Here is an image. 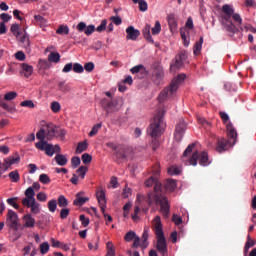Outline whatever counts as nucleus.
Listing matches in <instances>:
<instances>
[{"mask_svg": "<svg viewBox=\"0 0 256 256\" xmlns=\"http://www.w3.org/2000/svg\"><path fill=\"white\" fill-rule=\"evenodd\" d=\"M34 20L40 27H47V19H45L43 16L35 15Z\"/></svg>", "mask_w": 256, "mask_h": 256, "instance_id": "nucleus-38", "label": "nucleus"}, {"mask_svg": "<svg viewBox=\"0 0 256 256\" xmlns=\"http://www.w3.org/2000/svg\"><path fill=\"white\" fill-rule=\"evenodd\" d=\"M67 205H69V201L67 200V198L64 195H60L58 197V206L59 207H67Z\"/></svg>", "mask_w": 256, "mask_h": 256, "instance_id": "nucleus-43", "label": "nucleus"}, {"mask_svg": "<svg viewBox=\"0 0 256 256\" xmlns=\"http://www.w3.org/2000/svg\"><path fill=\"white\" fill-rule=\"evenodd\" d=\"M168 25L171 31H175L177 29V21L175 20V15L170 14L167 17Z\"/></svg>", "mask_w": 256, "mask_h": 256, "instance_id": "nucleus-31", "label": "nucleus"}, {"mask_svg": "<svg viewBox=\"0 0 256 256\" xmlns=\"http://www.w3.org/2000/svg\"><path fill=\"white\" fill-rule=\"evenodd\" d=\"M50 107L53 113H59L61 111V104L59 102H52Z\"/></svg>", "mask_w": 256, "mask_h": 256, "instance_id": "nucleus-59", "label": "nucleus"}, {"mask_svg": "<svg viewBox=\"0 0 256 256\" xmlns=\"http://www.w3.org/2000/svg\"><path fill=\"white\" fill-rule=\"evenodd\" d=\"M126 33V39L130 41H137V39H139V36L141 35V32L138 29H135V27L133 26H129L128 28H126Z\"/></svg>", "mask_w": 256, "mask_h": 256, "instance_id": "nucleus-15", "label": "nucleus"}, {"mask_svg": "<svg viewBox=\"0 0 256 256\" xmlns=\"http://www.w3.org/2000/svg\"><path fill=\"white\" fill-rule=\"evenodd\" d=\"M96 197L100 205L101 213H105V207L107 205V200L105 199V191L101 190L97 192Z\"/></svg>", "mask_w": 256, "mask_h": 256, "instance_id": "nucleus-18", "label": "nucleus"}, {"mask_svg": "<svg viewBox=\"0 0 256 256\" xmlns=\"http://www.w3.org/2000/svg\"><path fill=\"white\" fill-rule=\"evenodd\" d=\"M76 29L80 33H85V35H87L88 37H89V35H93V33H95V25L87 26V24H85V22L78 23V25L76 26Z\"/></svg>", "mask_w": 256, "mask_h": 256, "instance_id": "nucleus-13", "label": "nucleus"}, {"mask_svg": "<svg viewBox=\"0 0 256 256\" xmlns=\"http://www.w3.org/2000/svg\"><path fill=\"white\" fill-rule=\"evenodd\" d=\"M142 33L146 41H148V43H152V44L155 43V41L153 40V37H151V25L146 24L142 30Z\"/></svg>", "mask_w": 256, "mask_h": 256, "instance_id": "nucleus-24", "label": "nucleus"}, {"mask_svg": "<svg viewBox=\"0 0 256 256\" xmlns=\"http://www.w3.org/2000/svg\"><path fill=\"white\" fill-rule=\"evenodd\" d=\"M82 163H84V165H88V163H91V161H93V157L90 154L84 153L82 155Z\"/></svg>", "mask_w": 256, "mask_h": 256, "instance_id": "nucleus-58", "label": "nucleus"}, {"mask_svg": "<svg viewBox=\"0 0 256 256\" xmlns=\"http://www.w3.org/2000/svg\"><path fill=\"white\" fill-rule=\"evenodd\" d=\"M6 225L15 231V238L13 241H17L21 239V233H19V216L13 210H8L7 218H6Z\"/></svg>", "mask_w": 256, "mask_h": 256, "instance_id": "nucleus-6", "label": "nucleus"}, {"mask_svg": "<svg viewBox=\"0 0 256 256\" xmlns=\"http://www.w3.org/2000/svg\"><path fill=\"white\" fill-rule=\"evenodd\" d=\"M154 183V191L147 194L146 203L148 205H160L163 217L168 219L171 206L169 205V200L163 195V185L153 176L145 181L146 187H152Z\"/></svg>", "mask_w": 256, "mask_h": 256, "instance_id": "nucleus-1", "label": "nucleus"}, {"mask_svg": "<svg viewBox=\"0 0 256 256\" xmlns=\"http://www.w3.org/2000/svg\"><path fill=\"white\" fill-rule=\"evenodd\" d=\"M39 181L40 183H42L43 185H49V183H51V178L49 177V175L47 174H41L39 176Z\"/></svg>", "mask_w": 256, "mask_h": 256, "instance_id": "nucleus-46", "label": "nucleus"}, {"mask_svg": "<svg viewBox=\"0 0 256 256\" xmlns=\"http://www.w3.org/2000/svg\"><path fill=\"white\" fill-rule=\"evenodd\" d=\"M84 192H78L76 194V198L73 201V205H75L76 207H82V205H85L87 203V201H89L88 197H81V195H83Z\"/></svg>", "mask_w": 256, "mask_h": 256, "instance_id": "nucleus-21", "label": "nucleus"}, {"mask_svg": "<svg viewBox=\"0 0 256 256\" xmlns=\"http://www.w3.org/2000/svg\"><path fill=\"white\" fill-rule=\"evenodd\" d=\"M161 33V22L156 21L155 26L152 28V35H159Z\"/></svg>", "mask_w": 256, "mask_h": 256, "instance_id": "nucleus-56", "label": "nucleus"}, {"mask_svg": "<svg viewBox=\"0 0 256 256\" xmlns=\"http://www.w3.org/2000/svg\"><path fill=\"white\" fill-rule=\"evenodd\" d=\"M187 79L186 74H178L176 78H174L170 85L164 88L160 94H159V101L160 103L163 101H167L170 97H173L174 94L177 93V90L179 89L181 83H183Z\"/></svg>", "mask_w": 256, "mask_h": 256, "instance_id": "nucleus-3", "label": "nucleus"}, {"mask_svg": "<svg viewBox=\"0 0 256 256\" xmlns=\"http://www.w3.org/2000/svg\"><path fill=\"white\" fill-rule=\"evenodd\" d=\"M8 177L9 179H11L13 183H19V180L21 179V176L19 175V171L17 170L10 172L8 174Z\"/></svg>", "mask_w": 256, "mask_h": 256, "instance_id": "nucleus-36", "label": "nucleus"}, {"mask_svg": "<svg viewBox=\"0 0 256 256\" xmlns=\"http://www.w3.org/2000/svg\"><path fill=\"white\" fill-rule=\"evenodd\" d=\"M72 69H73L74 73H83V71H84L83 65H81L79 63L72 64Z\"/></svg>", "mask_w": 256, "mask_h": 256, "instance_id": "nucleus-60", "label": "nucleus"}, {"mask_svg": "<svg viewBox=\"0 0 256 256\" xmlns=\"http://www.w3.org/2000/svg\"><path fill=\"white\" fill-rule=\"evenodd\" d=\"M40 253L41 255H47V253H49V242L40 244Z\"/></svg>", "mask_w": 256, "mask_h": 256, "instance_id": "nucleus-48", "label": "nucleus"}, {"mask_svg": "<svg viewBox=\"0 0 256 256\" xmlns=\"http://www.w3.org/2000/svg\"><path fill=\"white\" fill-rule=\"evenodd\" d=\"M55 129H56V126L53 124L46 125V128H44V131L46 133L47 141H51L55 137Z\"/></svg>", "mask_w": 256, "mask_h": 256, "instance_id": "nucleus-23", "label": "nucleus"}, {"mask_svg": "<svg viewBox=\"0 0 256 256\" xmlns=\"http://www.w3.org/2000/svg\"><path fill=\"white\" fill-rule=\"evenodd\" d=\"M71 164H72L73 169H77V167H79V165H81V158H79V156L72 157Z\"/></svg>", "mask_w": 256, "mask_h": 256, "instance_id": "nucleus-55", "label": "nucleus"}, {"mask_svg": "<svg viewBox=\"0 0 256 256\" xmlns=\"http://www.w3.org/2000/svg\"><path fill=\"white\" fill-rule=\"evenodd\" d=\"M224 28L227 31V33H229L230 37H233L235 33H239V28H237V26H235V24H233L231 20L226 21V23H224Z\"/></svg>", "mask_w": 256, "mask_h": 256, "instance_id": "nucleus-19", "label": "nucleus"}, {"mask_svg": "<svg viewBox=\"0 0 256 256\" xmlns=\"http://www.w3.org/2000/svg\"><path fill=\"white\" fill-rule=\"evenodd\" d=\"M48 61H50V63H59L61 61V54H59V52H51L48 55Z\"/></svg>", "mask_w": 256, "mask_h": 256, "instance_id": "nucleus-32", "label": "nucleus"}, {"mask_svg": "<svg viewBox=\"0 0 256 256\" xmlns=\"http://www.w3.org/2000/svg\"><path fill=\"white\" fill-rule=\"evenodd\" d=\"M69 213V208H62L60 211V219H67V217H69Z\"/></svg>", "mask_w": 256, "mask_h": 256, "instance_id": "nucleus-64", "label": "nucleus"}, {"mask_svg": "<svg viewBox=\"0 0 256 256\" xmlns=\"http://www.w3.org/2000/svg\"><path fill=\"white\" fill-rule=\"evenodd\" d=\"M36 138L39 139V141H45L46 138V132H45V128L40 129L37 133H36Z\"/></svg>", "mask_w": 256, "mask_h": 256, "instance_id": "nucleus-54", "label": "nucleus"}, {"mask_svg": "<svg viewBox=\"0 0 256 256\" xmlns=\"http://www.w3.org/2000/svg\"><path fill=\"white\" fill-rule=\"evenodd\" d=\"M87 147H89V144L87 143V141L79 142L76 147V153L81 154L83 153V151H87Z\"/></svg>", "mask_w": 256, "mask_h": 256, "instance_id": "nucleus-34", "label": "nucleus"}, {"mask_svg": "<svg viewBox=\"0 0 256 256\" xmlns=\"http://www.w3.org/2000/svg\"><path fill=\"white\" fill-rule=\"evenodd\" d=\"M17 197H13V198H8L6 201L8 203V205H10L11 207H14V209H19V204H17Z\"/></svg>", "mask_w": 256, "mask_h": 256, "instance_id": "nucleus-52", "label": "nucleus"}, {"mask_svg": "<svg viewBox=\"0 0 256 256\" xmlns=\"http://www.w3.org/2000/svg\"><path fill=\"white\" fill-rule=\"evenodd\" d=\"M31 201H35V190L29 187L25 191V198L22 199V205H29Z\"/></svg>", "mask_w": 256, "mask_h": 256, "instance_id": "nucleus-16", "label": "nucleus"}, {"mask_svg": "<svg viewBox=\"0 0 256 256\" xmlns=\"http://www.w3.org/2000/svg\"><path fill=\"white\" fill-rule=\"evenodd\" d=\"M101 105L104 111H106L107 115H109V113H113L117 111V108H116L117 103L115 102V100H109L107 98H104L101 101Z\"/></svg>", "mask_w": 256, "mask_h": 256, "instance_id": "nucleus-11", "label": "nucleus"}, {"mask_svg": "<svg viewBox=\"0 0 256 256\" xmlns=\"http://www.w3.org/2000/svg\"><path fill=\"white\" fill-rule=\"evenodd\" d=\"M58 90L62 93H69V91H71V87L69 84L65 83V81H60L58 83Z\"/></svg>", "mask_w": 256, "mask_h": 256, "instance_id": "nucleus-35", "label": "nucleus"}, {"mask_svg": "<svg viewBox=\"0 0 256 256\" xmlns=\"http://www.w3.org/2000/svg\"><path fill=\"white\" fill-rule=\"evenodd\" d=\"M154 231L157 239L156 249L162 256L167 255V240L165 239V233H163V227L161 226V217L156 216L154 218Z\"/></svg>", "mask_w": 256, "mask_h": 256, "instance_id": "nucleus-5", "label": "nucleus"}, {"mask_svg": "<svg viewBox=\"0 0 256 256\" xmlns=\"http://www.w3.org/2000/svg\"><path fill=\"white\" fill-rule=\"evenodd\" d=\"M147 239H149V228H145L142 235V247L145 249L147 247Z\"/></svg>", "mask_w": 256, "mask_h": 256, "instance_id": "nucleus-41", "label": "nucleus"}, {"mask_svg": "<svg viewBox=\"0 0 256 256\" xmlns=\"http://www.w3.org/2000/svg\"><path fill=\"white\" fill-rule=\"evenodd\" d=\"M21 73L24 75V77L29 78L31 75H33V66L22 63L21 64Z\"/></svg>", "mask_w": 256, "mask_h": 256, "instance_id": "nucleus-26", "label": "nucleus"}, {"mask_svg": "<svg viewBox=\"0 0 256 256\" xmlns=\"http://www.w3.org/2000/svg\"><path fill=\"white\" fill-rule=\"evenodd\" d=\"M17 98V92H8L4 95L5 101H13Z\"/></svg>", "mask_w": 256, "mask_h": 256, "instance_id": "nucleus-61", "label": "nucleus"}, {"mask_svg": "<svg viewBox=\"0 0 256 256\" xmlns=\"http://www.w3.org/2000/svg\"><path fill=\"white\" fill-rule=\"evenodd\" d=\"M101 127H102L101 123L95 124L92 127V130L89 132V137H95V135L99 133V129H101Z\"/></svg>", "mask_w": 256, "mask_h": 256, "instance_id": "nucleus-49", "label": "nucleus"}, {"mask_svg": "<svg viewBox=\"0 0 256 256\" xmlns=\"http://www.w3.org/2000/svg\"><path fill=\"white\" fill-rule=\"evenodd\" d=\"M131 73L133 75H141L139 78L143 79V77H145V75H147V72H145V67L143 65H137L134 66L131 70Z\"/></svg>", "mask_w": 256, "mask_h": 256, "instance_id": "nucleus-25", "label": "nucleus"}, {"mask_svg": "<svg viewBox=\"0 0 256 256\" xmlns=\"http://www.w3.org/2000/svg\"><path fill=\"white\" fill-rule=\"evenodd\" d=\"M187 57H188L187 51L185 50L180 51L170 65L171 71H177V69H181L185 61H187Z\"/></svg>", "mask_w": 256, "mask_h": 256, "instance_id": "nucleus-8", "label": "nucleus"}, {"mask_svg": "<svg viewBox=\"0 0 256 256\" xmlns=\"http://www.w3.org/2000/svg\"><path fill=\"white\" fill-rule=\"evenodd\" d=\"M197 161H199V164L202 165V167H207V165H209V155L207 152H201L199 156V152L195 151L192 153L188 162H185V165L189 163V165H193V167H195L197 165Z\"/></svg>", "mask_w": 256, "mask_h": 256, "instance_id": "nucleus-7", "label": "nucleus"}, {"mask_svg": "<svg viewBox=\"0 0 256 256\" xmlns=\"http://www.w3.org/2000/svg\"><path fill=\"white\" fill-rule=\"evenodd\" d=\"M23 221H24L23 227L28 229H33V227H35V218H33L31 214L24 215Z\"/></svg>", "mask_w": 256, "mask_h": 256, "instance_id": "nucleus-22", "label": "nucleus"}, {"mask_svg": "<svg viewBox=\"0 0 256 256\" xmlns=\"http://www.w3.org/2000/svg\"><path fill=\"white\" fill-rule=\"evenodd\" d=\"M48 209L50 213H55L57 211V200L52 199L48 202Z\"/></svg>", "mask_w": 256, "mask_h": 256, "instance_id": "nucleus-47", "label": "nucleus"}, {"mask_svg": "<svg viewBox=\"0 0 256 256\" xmlns=\"http://www.w3.org/2000/svg\"><path fill=\"white\" fill-rule=\"evenodd\" d=\"M185 129H187V124L185 123V120L180 119L178 124L176 125L174 133V139L175 141H177V143H181L183 135H185Z\"/></svg>", "mask_w": 256, "mask_h": 256, "instance_id": "nucleus-9", "label": "nucleus"}, {"mask_svg": "<svg viewBox=\"0 0 256 256\" xmlns=\"http://www.w3.org/2000/svg\"><path fill=\"white\" fill-rule=\"evenodd\" d=\"M154 77H156L155 79L156 85H159L161 83V79L165 77V72L162 70V68H156L154 70Z\"/></svg>", "mask_w": 256, "mask_h": 256, "instance_id": "nucleus-30", "label": "nucleus"}, {"mask_svg": "<svg viewBox=\"0 0 256 256\" xmlns=\"http://www.w3.org/2000/svg\"><path fill=\"white\" fill-rule=\"evenodd\" d=\"M23 206L30 208L31 212L34 213L35 215H37V213L40 212L39 210L40 205L35 200L28 202V204H23Z\"/></svg>", "mask_w": 256, "mask_h": 256, "instance_id": "nucleus-28", "label": "nucleus"}, {"mask_svg": "<svg viewBox=\"0 0 256 256\" xmlns=\"http://www.w3.org/2000/svg\"><path fill=\"white\" fill-rule=\"evenodd\" d=\"M163 117H165L164 110H159L154 116L152 123L147 129V133L150 137H161V135L165 133V121Z\"/></svg>", "mask_w": 256, "mask_h": 256, "instance_id": "nucleus-4", "label": "nucleus"}, {"mask_svg": "<svg viewBox=\"0 0 256 256\" xmlns=\"http://www.w3.org/2000/svg\"><path fill=\"white\" fill-rule=\"evenodd\" d=\"M107 29V19L101 21V24L96 28L98 33H103Z\"/></svg>", "mask_w": 256, "mask_h": 256, "instance_id": "nucleus-57", "label": "nucleus"}, {"mask_svg": "<svg viewBox=\"0 0 256 256\" xmlns=\"http://www.w3.org/2000/svg\"><path fill=\"white\" fill-rule=\"evenodd\" d=\"M227 137L218 138L216 143V151L217 153H224V151H228L229 147H233L235 143H237V130L233 127V123L228 122L226 125Z\"/></svg>", "mask_w": 256, "mask_h": 256, "instance_id": "nucleus-2", "label": "nucleus"}, {"mask_svg": "<svg viewBox=\"0 0 256 256\" xmlns=\"http://www.w3.org/2000/svg\"><path fill=\"white\" fill-rule=\"evenodd\" d=\"M169 175H179L181 173V170L177 166H172L168 168Z\"/></svg>", "mask_w": 256, "mask_h": 256, "instance_id": "nucleus-63", "label": "nucleus"}, {"mask_svg": "<svg viewBox=\"0 0 256 256\" xmlns=\"http://www.w3.org/2000/svg\"><path fill=\"white\" fill-rule=\"evenodd\" d=\"M222 13H224V21H231V16L235 14V10L233 9V6L224 4L222 6Z\"/></svg>", "mask_w": 256, "mask_h": 256, "instance_id": "nucleus-17", "label": "nucleus"}, {"mask_svg": "<svg viewBox=\"0 0 256 256\" xmlns=\"http://www.w3.org/2000/svg\"><path fill=\"white\" fill-rule=\"evenodd\" d=\"M36 148L40 151H45L46 155L53 157L55 154V148L52 144H48L47 141H39L36 143Z\"/></svg>", "mask_w": 256, "mask_h": 256, "instance_id": "nucleus-10", "label": "nucleus"}, {"mask_svg": "<svg viewBox=\"0 0 256 256\" xmlns=\"http://www.w3.org/2000/svg\"><path fill=\"white\" fill-rule=\"evenodd\" d=\"M232 19L237 27H239V29L243 31V27H241V25L243 24V18H241V15H239L238 13H234Z\"/></svg>", "mask_w": 256, "mask_h": 256, "instance_id": "nucleus-37", "label": "nucleus"}, {"mask_svg": "<svg viewBox=\"0 0 256 256\" xmlns=\"http://www.w3.org/2000/svg\"><path fill=\"white\" fill-rule=\"evenodd\" d=\"M88 170H89V168H87V166H80L76 170V173H79V177H81V179H85V175H87Z\"/></svg>", "mask_w": 256, "mask_h": 256, "instance_id": "nucleus-45", "label": "nucleus"}, {"mask_svg": "<svg viewBox=\"0 0 256 256\" xmlns=\"http://www.w3.org/2000/svg\"><path fill=\"white\" fill-rule=\"evenodd\" d=\"M65 135H67V132L65 131V129L56 126L55 137H61V139H63Z\"/></svg>", "mask_w": 256, "mask_h": 256, "instance_id": "nucleus-50", "label": "nucleus"}, {"mask_svg": "<svg viewBox=\"0 0 256 256\" xmlns=\"http://www.w3.org/2000/svg\"><path fill=\"white\" fill-rule=\"evenodd\" d=\"M117 159H127L129 157V147L125 145H119L118 149L114 152Z\"/></svg>", "mask_w": 256, "mask_h": 256, "instance_id": "nucleus-14", "label": "nucleus"}, {"mask_svg": "<svg viewBox=\"0 0 256 256\" xmlns=\"http://www.w3.org/2000/svg\"><path fill=\"white\" fill-rule=\"evenodd\" d=\"M21 161V156H19V153H14L13 156H9L8 158L4 159L3 167L7 171L11 165H16Z\"/></svg>", "mask_w": 256, "mask_h": 256, "instance_id": "nucleus-12", "label": "nucleus"}, {"mask_svg": "<svg viewBox=\"0 0 256 256\" xmlns=\"http://www.w3.org/2000/svg\"><path fill=\"white\" fill-rule=\"evenodd\" d=\"M177 188V182L173 179H168L164 182V189L165 191H169V193H173Z\"/></svg>", "mask_w": 256, "mask_h": 256, "instance_id": "nucleus-27", "label": "nucleus"}, {"mask_svg": "<svg viewBox=\"0 0 256 256\" xmlns=\"http://www.w3.org/2000/svg\"><path fill=\"white\" fill-rule=\"evenodd\" d=\"M57 35H69V26L61 25L56 30Z\"/></svg>", "mask_w": 256, "mask_h": 256, "instance_id": "nucleus-40", "label": "nucleus"}, {"mask_svg": "<svg viewBox=\"0 0 256 256\" xmlns=\"http://www.w3.org/2000/svg\"><path fill=\"white\" fill-rule=\"evenodd\" d=\"M137 237V234L134 231H129L125 234L124 240L127 241V243H131L135 238Z\"/></svg>", "mask_w": 256, "mask_h": 256, "instance_id": "nucleus-44", "label": "nucleus"}, {"mask_svg": "<svg viewBox=\"0 0 256 256\" xmlns=\"http://www.w3.org/2000/svg\"><path fill=\"white\" fill-rule=\"evenodd\" d=\"M193 149H195V143L188 145V147L186 148L182 155L183 161H185V157H188V155H191V153H193Z\"/></svg>", "mask_w": 256, "mask_h": 256, "instance_id": "nucleus-42", "label": "nucleus"}, {"mask_svg": "<svg viewBox=\"0 0 256 256\" xmlns=\"http://www.w3.org/2000/svg\"><path fill=\"white\" fill-rule=\"evenodd\" d=\"M21 107H28V109H35V103L33 100H25L20 103Z\"/></svg>", "mask_w": 256, "mask_h": 256, "instance_id": "nucleus-53", "label": "nucleus"}, {"mask_svg": "<svg viewBox=\"0 0 256 256\" xmlns=\"http://www.w3.org/2000/svg\"><path fill=\"white\" fill-rule=\"evenodd\" d=\"M180 35H181V39L183 41L184 47H189V41L187 40V34L185 33V29L183 28L180 29Z\"/></svg>", "mask_w": 256, "mask_h": 256, "instance_id": "nucleus-51", "label": "nucleus"}, {"mask_svg": "<svg viewBox=\"0 0 256 256\" xmlns=\"http://www.w3.org/2000/svg\"><path fill=\"white\" fill-rule=\"evenodd\" d=\"M19 37L21 45L24 47L27 53H31V42L29 40V35L27 33H24L22 36Z\"/></svg>", "mask_w": 256, "mask_h": 256, "instance_id": "nucleus-20", "label": "nucleus"}, {"mask_svg": "<svg viewBox=\"0 0 256 256\" xmlns=\"http://www.w3.org/2000/svg\"><path fill=\"white\" fill-rule=\"evenodd\" d=\"M203 47V36L200 37L199 41L195 43L193 48L194 55H199L201 53V49Z\"/></svg>", "mask_w": 256, "mask_h": 256, "instance_id": "nucleus-33", "label": "nucleus"}, {"mask_svg": "<svg viewBox=\"0 0 256 256\" xmlns=\"http://www.w3.org/2000/svg\"><path fill=\"white\" fill-rule=\"evenodd\" d=\"M10 31L15 35V37H17V39L21 37V30L19 24H12Z\"/></svg>", "mask_w": 256, "mask_h": 256, "instance_id": "nucleus-39", "label": "nucleus"}, {"mask_svg": "<svg viewBox=\"0 0 256 256\" xmlns=\"http://www.w3.org/2000/svg\"><path fill=\"white\" fill-rule=\"evenodd\" d=\"M54 161H56L57 165H60V167H65L67 165V156L63 154H57L54 158Z\"/></svg>", "mask_w": 256, "mask_h": 256, "instance_id": "nucleus-29", "label": "nucleus"}, {"mask_svg": "<svg viewBox=\"0 0 256 256\" xmlns=\"http://www.w3.org/2000/svg\"><path fill=\"white\" fill-rule=\"evenodd\" d=\"M138 5H139V10L142 12H145L147 11V9H149V6L147 5V1L145 0H140L138 2Z\"/></svg>", "mask_w": 256, "mask_h": 256, "instance_id": "nucleus-62", "label": "nucleus"}]
</instances>
